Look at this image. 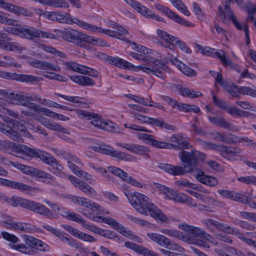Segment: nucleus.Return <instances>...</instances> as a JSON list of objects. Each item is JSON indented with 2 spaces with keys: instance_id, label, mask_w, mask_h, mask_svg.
Returning a JSON list of instances; mask_svg holds the SVG:
<instances>
[{
  "instance_id": "obj_33",
  "label": "nucleus",
  "mask_w": 256,
  "mask_h": 256,
  "mask_svg": "<svg viewBox=\"0 0 256 256\" xmlns=\"http://www.w3.org/2000/svg\"><path fill=\"white\" fill-rule=\"evenodd\" d=\"M70 79L74 82L82 86H92L95 85V81L85 76H71Z\"/></svg>"
},
{
  "instance_id": "obj_64",
  "label": "nucleus",
  "mask_w": 256,
  "mask_h": 256,
  "mask_svg": "<svg viewBox=\"0 0 256 256\" xmlns=\"http://www.w3.org/2000/svg\"><path fill=\"white\" fill-rule=\"evenodd\" d=\"M1 234L4 239L11 242L10 244H16L18 240V238L15 235L10 234L7 232H2Z\"/></svg>"
},
{
  "instance_id": "obj_40",
  "label": "nucleus",
  "mask_w": 256,
  "mask_h": 256,
  "mask_svg": "<svg viewBox=\"0 0 256 256\" xmlns=\"http://www.w3.org/2000/svg\"><path fill=\"white\" fill-rule=\"evenodd\" d=\"M44 119L46 124H44V125L48 129L60 132L64 134H70L68 130L66 128H63L61 125L54 122L46 121V119Z\"/></svg>"
},
{
  "instance_id": "obj_46",
  "label": "nucleus",
  "mask_w": 256,
  "mask_h": 256,
  "mask_svg": "<svg viewBox=\"0 0 256 256\" xmlns=\"http://www.w3.org/2000/svg\"><path fill=\"white\" fill-rule=\"evenodd\" d=\"M11 164L15 168L21 170L24 173L26 174L32 176L34 168L28 166L24 165L18 162H12Z\"/></svg>"
},
{
  "instance_id": "obj_13",
  "label": "nucleus",
  "mask_w": 256,
  "mask_h": 256,
  "mask_svg": "<svg viewBox=\"0 0 256 256\" xmlns=\"http://www.w3.org/2000/svg\"><path fill=\"white\" fill-rule=\"evenodd\" d=\"M0 78L6 80H12L22 82L34 84L42 80L40 77L30 74H18L0 70Z\"/></svg>"
},
{
  "instance_id": "obj_56",
  "label": "nucleus",
  "mask_w": 256,
  "mask_h": 256,
  "mask_svg": "<svg viewBox=\"0 0 256 256\" xmlns=\"http://www.w3.org/2000/svg\"><path fill=\"white\" fill-rule=\"evenodd\" d=\"M182 95L190 98H196L201 96L202 94L200 92H196L192 90H190L188 88H184V90H182Z\"/></svg>"
},
{
  "instance_id": "obj_2",
  "label": "nucleus",
  "mask_w": 256,
  "mask_h": 256,
  "mask_svg": "<svg viewBox=\"0 0 256 256\" xmlns=\"http://www.w3.org/2000/svg\"><path fill=\"white\" fill-rule=\"evenodd\" d=\"M131 44L134 46L132 48L134 50L142 54L130 52V55L134 58L144 62L146 64V65L138 66V68L148 74H152L158 78H164L166 76V74L164 72L165 64L162 61L150 56V54H152V50L142 45L137 44L134 42H132Z\"/></svg>"
},
{
  "instance_id": "obj_17",
  "label": "nucleus",
  "mask_w": 256,
  "mask_h": 256,
  "mask_svg": "<svg viewBox=\"0 0 256 256\" xmlns=\"http://www.w3.org/2000/svg\"><path fill=\"white\" fill-rule=\"evenodd\" d=\"M26 209L46 217H52L53 216L52 212L44 205L28 200Z\"/></svg>"
},
{
  "instance_id": "obj_44",
  "label": "nucleus",
  "mask_w": 256,
  "mask_h": 256,
  "mask_svg": "<svg viewBox=\"0 0 256 256\" xmlns=\"http://www.w3.org/2000/svg\"><path fill=\"white\" fill-rule=\"evenodd\" d=\"M26 246L24 244H9L8 246L14 250H18L24 254H30L32 251V247L29 244Z\"/></svg>"
},
{
  "instance_id": "obj_53",
  "label": "nucleus",
  "mask_w": 256,
  "mask_h": 256,
  "mask_svg": "<svg viewBox=\"0 0 256 256\" xmlns=\"http://www.w3.org/2000/svg\"><path fill=\"white\" fill-rule=\"evenodd\" d=\"M64 65L70 70L80 74H82V71L84 66L72 62H65Z\"/></svg>"
},
{
  "instance_id": "obj_7",
  "label": "nucleus",
  "mask_w": 256,
  "mask_h": 256,
  "mask_svg": "<svg viewBox=\"0 0 256 256\" xmlns=\"http://www.w3.org/2000/svg\"><path fill=\"white\" fill-rule=\"evenodd\" d=\"M14 27L8 28L6 31L21 38L32 40L34 38H48V32H43L26 25L22 26L16 24Z\"/></svg>"
},
{
  "instance_id": "obj_48",
  "label": "nucleus",
  "mask_w": 256,
  "mask_h": 256,
  "mask_svg": "<svg viewBox=\"0 0 256 256\" xmlns=\"http://www.w3.org/2000/svg\"><path fill=\"white\" fill-rule=\"evenodd\" d=\"M0 116L6 123L11 124L12 126H12L14 129H18L19 126H20L22 128L20 129V130H24V126L18 122L14 121L11 118H10L4 114H0Z\"/></svg>"
},
{
  "instance_id": "obj_57",
  "label": "nucleus",
  "mask_w": 256,
  "mask_h": 256,
  "mask_svg": "<svg viewBox=\"0 0 256 256\" xmlns=\"http://www.w3.org/2000/svg\"><path fill=\"white\" fill-rule=\"evenodd\" d=\"M106 147L110 146H106L104 143L101 142L98 144L96 146H91L90 148L95 152L107 155L109 148H108Z\"/></svg>"
},
{
  "instance_id": "obj_50",
  "label": "nucleus",
  "mask_w": 256,
  "mask_h": 256,
  "mask_svg": "<svg viewBox=\"0 0 256 256\" xmlns=\"http://www.w3.org/2000/svg\"><path fill=\"white\" fill-rule=\"evenodd\" d=\"M86 229L105 238H108V230H104L94 225H86Z\"/></svg>"
},
{
  "instance_id": "obj_14",
  "label": "nucleus",
  "mask_w": 256,
  "mask_h": 256,
  "mask_svg": "<svg viewBox=\"0 0 256 256\" xmlns=\"http://www.w3.org/2000/svg\"><path fill=\"white\" fill-rule=\"evenodd\" d=\"M154 6L157 10L175 22L187 27L193 28L194 26V24L193 23L180 17L178 14L172 10L168 7L158 4H155Z\"/></svg>"
},
{
  "instance_id": "obj_27",
  "label": "nucleus",
  "mask_w": 256,
  "mask_h": 256,
  "mask_svg": "<svg viewBox=\"0 0 256 256\" xmlns=\"http://www.w3.org/2000/svg\"><path fill=\"white\" fill-rule=\"evenodd\" d=\"M20 130L14 129L12 126H7L5 128L4 125L0 122V131L6 135L9 136L12 140L18 142H22L20 135L16 131Z\"/></svg>"
},
{
  "instance_id": "obj_45",
  "label": "nucleus",
  "mask_w": 256,
  "mask_h": 256,
  "mask_svg": "<svg viewBox=\"0 0 256 256\" xmlns=\"http://www.w3.org/2000/svg\"><path fill=\"white\" fill-rule=\"evenodd\" d=\"M68 219L74 221L75 222H78L79 224H80L82 226L86 228V225H90V223H87L86 222V221L83 218L80 216V215L73 212H70V214H68Z\"/></svg>"
},
{
  "instance_id": "obj_43",
  "label": "nucleus",
  "mask_w": 256,
  "mask_h": 256,
  "mask_svg": "<svg viewBox=\"0 0 256 256\" xmlns=\"http://www.w3.org/2000/svg\"><path fill=\"white\" fill-rule=\"evenodd\" d=\"M85 44L93 46H107V42L100 38H95L94 36L89 35L86 36Z\"/></svg>"
},
{
  "instance_id": "obj_19",
  "label": "nucleus",
  "mask_w": 256,
  "mask_h": 256,
  "mask_svg": "<svg viewBox=\"0 0 256 256\" xmlns=\"http://www.w3.org/2000/svg\"><path fill=\"white\" fill-rule=\"evenodd\" d=\"M68 178L75 187L80 189L88 196H92L96 195V190L85 182L81 180L72 175H69Z\"/></svg>"
},
{
  "instance_id": "obj_55",
  "label": "nucleus",
  "mask_w": 256,
  "mask_h": 256,
  "mask_svg": "<svg viewBox=\"0 0 256 256\" xmlns=\"http://www.w3.org/2000/svg\"><path fill=\"white\" fill-rule=\"evenodd\" d=\"M148 150L144 146L134 144L132 152L138 155H145L148 158Z\"/></svg>"
},
{
  "instance_id": "obj_4",
  "label": "nucleus",
  "mask_w": 256,
  "mask_h": 256,
  "mask_svg": "<svg viewBox=\"0 0 256 256\" xmlns=\"http://www.w3.org/2000/svg\"><path fill=\"white\" fill-rule=\"evenodd\" d=\"M209 73L214 78L216 82L221 86L233 98H240V94L256 98V87L238 86L232 82L224 81L220 72L210 70Z\"/></svg>"
},
{
  "instance_id": "obj_1",
  "label": "nucleus",
  "mask_w": 256,
  "mask_h": 256,
  "mask_svg": "<svg viewBox=\"0 0 256 256\" xmlns=\"http://www.w3.org/2000/svg\"><path fill=\"white\" fill-rule=\"evenodd\" d=\"M179 156L182 162L187 166H184L160 163L158 167L172 176H182L186 173L194 171V168L199 162H203L206 158V155L199 151L187 152L184 150L180 152Z\"/></svg>"
},
{
  "instance_id": "obj_20",
  "label": "nucleus",
  "mask_w": 256,
  "mask_h": 256,
  "mask_svg": "<svg viewBox=\"0 0 256 256\" xmlns=\"http://www.w3.org/2000/svg\"><path fill=\"white\" fill-rule=\"evenodd\" d=\"M77 114L80 118H86L90 120V123L95 127L100 129L102 128L104 120L101 118L100 114L81 110L77 111Z\"/></svg>"
},
{
  "instance_id": "obj_38",
  "label": "nucleus",
  "mask_w": 256,
  "mask_h": 256,
  "mask_svg": "<svg viewBox=\"0 0 256 256\" xmlns=\"http://www.w3.org/2000/svg\"><path fill=\"white\" fill-rule=\"evenodd\" d=\"M26 48L20 44L16 42H8L4 50L16 52L20 54Z\"/></svg>"
},
{
  "instance_id": "obj_61",
  "label": "nucleus",
  "mask_w": 256,
  "mask_h": 256,
  "mask_svg": "<svg viewBox=\"0 0 256 256\" xmlns=\"http://www.w3.org/2000/svg\"><path fill=\"white\" fill-rule=\"evenodd\" d=\"M232 200L239 202L243 204L248 203V198L242 194L234 192Z\"/></svg>"
},
{
  "instance_id": "obj_23",
  "label": "nucleus",
  "mask_w": 256,
  "mask_h": 256,
  "mask_svg": "<svg viewBox=\"0 0 256 256\" xmlns=\"http://www.w3.org/2000/svg\"><path fill=\"white\" fill-rule=\"evenodd\" d=\"M242 152V150L240 148L224 145L221 156L229 160H238L240 158L238 154Z\"/></svg>"
},
{
  "instance_id": "obj_35",
  "label": "nucleus",
  "mask_w": 256,
  "mask_h": 256,
  "mask_svg": "<svg viewBox=\"0 0 256 256\" xmlns=\"http://www.w3.org/2000/svg\"><path fill=\"white\" fill-rule=\"evenodd\" d=\"M25 96L19 92H10L6 100L9 104L22 106V102L24 101Z\"/></svg>"
},
{
  "instance_id": "obj_42",
  "label": "nucleus",
  "mask_w": 256,
  "mask_h": 256,
  "mask_svg": "<svg viewBox=\"0 0 256 256\" xmlns=\"http://www.w3.org/2000/svg\"><path fill=\"white\" fill-rule=\"evenodd\" d=\"M102 129L115 133L120 132L118 126L116 123L108 120H104Z\"/></svg>"
},
{
  "instance_id": "obj_41",
  "label": "nucleus",
  "mask_w": 256,
  "mask_h": 256,
  "mask_svg": "<svg viewBox=\"0 0 256 256\" xmlns=\"http://www.w3.org/2000/svg\"><path fill=\"white\" fill-rule=\"evenodd\" d=\"M178 38L170 34V36L167 37L164 42L158 41V42L160 45L170 50H173L176 46V43Z\"/></svg>"
},
{
  "instance_id": "obj_59",
  "label": "nucleus",
  "mask_w": 256,
  "mask_h": 256,
  "mask_svg": "<svg viewBox=\"0 0 256 256\" xmlns=\"http://www.w3.org/2000/svg\"><path fill=\"white\" fill-rule=\"evenodd\" d=\"M176 183L180 188H188L193 190H196L198 188L196 184L184 180H177Z\"/></svg>"
},
{
  "instance_id": "obj_58",
  "label": "nucleus",
  "mask_w": 256,
  "mask_h": 256,
  "mask_svg": "<svg viewBox=\"0 0 256 256\" xmlns=\"http://www.w3.org/2000/svg\"><path fill=\"white\" fill-rule=\"evenodd\" d=\"M124 246L126 248L130 249L140 254L143 248V246L138 245L132 242H124Z\"/></svg>"
},
{
  "instance_id": "obj_52",
  "label": "nucleus",
  "mask_w": 256,
  "mask_h": 256,
  "mask_svg": "<svg viewBox=\"0 0 256 256\" xmlns=\"http://www.w3.org/2000/svg\"><path fill=\"white\" fill-rule=\"evenodd\" d=\"M32 176H36L45 179H54V176L51 174L46 172L44 170L34 168Z\"/></svg>"
},
{
  "instance_id": "obj_21",
  "label": "nucleus",
  "mask_w": 256,
  "mask_h": 256,
  "mask_svg": "<svg viewBox=\"0 0 256 256\" xmlns=\"http://www.w3.org/2000/svg\"><path fill=\"white\" fill-rule=\"evenodd\" d=\"M209 120L218 126L234 132H238L240 130V127L235 126L221 116L209 117Z\"/></svg>"
},
{
  "instance_id": "obj_5",
  "label": "nucleus",
  "mask_w": 256,
  "mask_h": 256,
  "mask_svg": "<svg viewBox=\"0 0 256 256\" xmlns=\"http://www.w3.org/2000/svg\"><path fill=\"white\" fill-rule=\"evenodd\" d=\"M86 34L77 30L70 28L64 30H56L55 34L48 32V38L58 40L60 38L64 40L74 44L83 48L87 47L85 44Z\"/></svg>"
},
{
  "instance_id": "obj_54",
  "label": "nucleus",
  "mask_w": 256,
  "mask_h": 256,
  "mask_svg": "<svg viewBox=\"0 0 256 256\" xmlns=\"http://www.w3.org/2000/svg\"><path fill=\"white\" fill-rule=\"evenodd\" d=\"M190 131L192 134L200 136H205L206 134V128H202L201 127H199L194 123L190 124Z\"/></svg>"
},
{
  "instance_id": "obj_36",
  "label": "nucleus",
  "mask_w": 256,
  "mask_h": 256,
  "mask_svg": "<svg viewBox=\"0 0 256 256\" xmlns=\"http://www.w3.org/2000/svg\"><path fill=\"white\" fill-rule=\"evenodd\" d=\"M6 198L2 200V202H6L11 206H20L23 208H26L28 200L23 198L20 197H12L11 198H8V196H5Z\"/></svg>"
},
{
  "instance_id": "obj_16",
  "label": "nucleus",
  "mask_w": 256,
  "mask_h": 256,
  "mask_svg": "<svg viewBox=\"0 0 256 256\" xmlns=\"http://www.w3.org/2000/svg\"><path fill=\"white\" fill-rule=\"evenodd\" d=\"M138 138L140 140H142L146 144H150L152 146L158 148H172L174 145L170 143L158 141L154 138L152 134L144 133H138Z\"/></svg>"
},
{
  "instance_id": "obj_49",
  "label": "nucleus",
  "mask_w": 256,
  "mask_h": 256,
  "mask_svg": "<svg viewBox=\"0 0 256 256\" xmlns=\"http://www.w3.org/2000/svg\"><path fill=\"white\" fill-rule=\"evenodd\" d=\"M108 169L112 174L116 176L122 180L125 178L128 177V174L118 168L110 166H108Z\"/></svg>"
},
{
  "instance_id": "obj_11",
  "label": "nucleus",
  "mask_w": 256,
  "mask_h": 256,
  "mask_svg": "<svg viewBox=\"0 0 256 256\" xmlns=\"http://www.w3.org/2000/svg\"><path fill=\"white\" fill-rule=\"evenodd\" d=\"M147 236L159 246L167 249L175 250L178 252H184V249L173 241H171L164 235L156 233H148Z\"/></svg>"
},
{
  "instance_id": "obj_34",
  "label": "nucleus",
  "mask_w": 256,
  "mask_h": 256,
  "mask_svg": "<svg viewBox=\"0 0 256 256\" xmlns=\"http://www.w3.org/2000/svg\"><path fill=\"white\" fill-rule=\"evenodd\" d=\"M182 229L191 234L200 238H206V232L205 230L201 228L195 227L192 226H190L186 224L182 225Z\"/></svg>"
},
{
  "instance_id": "obj_24",
  "label": "nucleus",
  "mask_w": 256,
  "mask_h": 256,
  "mask_svg": "<svg viewBox=\"0 0 256 256\" xmlns=\"http://www.w3.org/2000/svg\"><path fill=\"white\" fill-rule=\"evenodd\" d=\"M160 188L162 190H164V194L170 199L173 200L178 202L184 203L192 200L191 198L186 194H174L172 189H170L164 186L160 185Z\"/></svg>"
},
{
  "instance_id": "obj_6",
  "label": "nucleus",
  "mask_w": 256,
  "mask_h": 256,
  "mask_svg": "<svg viewBox=\"0 0 256 256\" xmlns=\"http://www.w3.org/2000/svg\"><path fill=\"white\" fill-rule=\"evenodd\" d=\"M82 214L86 216L91 220L98 222H102L110 225L114 229L117 230L124 236L134 240L139 243L142 242L141 238L136 236L134 232L127 228L124 227L122 224L110 217L104 218L102 216H94L92 213H86L84 211L82 212Z\"/></svg>"
},
{
  "instance_id": "obj_12",
  "label": "nucleus",
  "mask_w": 256,
  "mask_h": 256,
  "mask_svg": "<svg viewBox=\"0 0 256 256\" xmlns=\"http://www.w3.org/2000/svg\"><path fill=\"white\" fill-rule=\"evenodd\" d=\"M212 100L214 103L218 107L224 110L226 112L233 117H248L254 114L249 112L242 110L236 106H230L226 102L219 100L214 94Z\"/></svg>"
},
{
  "instance_id": "obj_3",
  "label": "nucleus",
  "mask_w": 256,
  "mask_h": 256,
  "mask_svg": "<svg viewBox=\"0 0 256 256\" xmlns=\"http://www.w3.org/2000/svg\"><path fill=\"white\" fill-rule=\"evenodd\" d=\"M130 202L134 209L140 214L148 216L149 214L162 222H166L168 218L154 204L149 202V198L145 195L135 192L133 194L128 195L126 194Z\"/></svg>"
},
{
  "instance_id": "obj_15",
  "label": "nucleus",
  "mask_w": 256,
  "mask_h": 256,
  "mask_svg": "<svg viewBox=\"0 0 256 256\" xmlns=\"http://www.w3.org/2000/svg\"><path fill=\"white\" fill-rule=\"evenodd\" d=\"M231 2H232V0H226L224 4V10L222 6H219V14L220 18L224 22L231 20L238 30H242V26L236 20L232 10L230 8Z\"/></svg>"
},
{
  "instance_id": "obj_8",
  "label": "nucleus",
  "mask_w": 256,
  "mask_h": 256,
  "mask_svg": "<svg viewBox=\"0 0 256 256\" xmlns=\"http://www.w3.org/2000/svg\"><path fill=\"white\" fill-rule=\"evenodd\" d=\"M22 155L38 158L44 163L51 166L54 170L59 164L58 161L50 154L38 148L25 146Z\"/></svg>"
},
{
  "instance_id": "obj_25",
  "label": "nucleus",
  "mask_w": 256,
  "mask_h": 256,
  "mask_svg": "<svg viewBox=\"0 0 256 256\" xmlns=\"http://www.w3.org/2000/svg\"><path fill=\"white\" fill-rule=\"evenodd\" d=\"M56 16L58 18H56V21H58L59 22L68 24H76L81 28L84 29L86 28L87 22L72 16L68 14H67V16H65L58 12Z\"/></svg>"
},
{
  "instance_id": "obj_28",
  "label": "nucleus",
  "mask_w": 256,
  "mask_h": 256,
  "mask_svg": "<svg viewBox=\"0 0 256 256\" xmlns=\"http://www.w3.org/2000/svg\"><path fill=\"white\" fill-rule=\"evenodd\" d=\"M25 242L27 244L32 245V247L34 246L41 251L48 252L50 250V247L46 243L32 236H28L25 238Z\"/></svg>"
},
{
  "instance_id": "obj_37",
  "label": "nucleus",
  "mask_w": 256,
  "mask_h": 256,
  "mask_svg": "<svg viewBox=\"0 0 256 256\" xmlns=\"http://www.w3.org/2000/svg\"><path fill=\"white\" fill-rule=\"evenodd\" d=\"M148 124L160 128H164L166 130H174V126L163 121L161 118H150Z\"/></svg>"
},
{
  "instance_id": "obj_30",
  "label": "nucleus",
  "mask_w": 256,
  "mask_h": 256,
  "mask_svg": "<svg viewBox=\"0 0 256 256\" xmlns=\"http://www.w3.org/2000/svg\"><path fill=\"white\" fill-rule=\"evenodd\" d=\"M6 10L10 12L14 13L17 16H32L33 14L30 10L25 8L19 6L12 4L8 3Z\"/></svg>"
},
{
  "instance_id": "obj_60",
  "label": "nucleus",
  "mask_w": 256,
  "mask_h": 256,
  "mask_svg": "<svg viewBox=\"0 0 256 256\" xmlns=\"http://www.w3.org/2000/svg\"><path fill=\"white\" fill-rule=\"evenodd\" d=\"M238 180L246 184L256 185V177L254 176H241L238 178Z\"/></svg>"
},
{
  "instance_id": "obj_31",
  "label": "nucleus",
  "mask_w": 256,
  "mask_h": 256,
  "mask_svg": "<svg viewBox=\"0 0 256 256\" xmlns=\"http://www.w3.org/2000/svg\"><path fill=\"white\" fill-rule=\"evenodd\" d=\"M218 58L224 66H232V62L224 51L218 52L214 49L209 48V56Z\"/></svg>"
},
{
  "instance_id": "obj_39",
  "label": "nucleus",
  "mask_w": 256,
  "mask_h": 256,
  "mask_svg": "<svg viewBox=\"0 0 256 256\" xmlns=\"http://www.w3.org/2000/svg\"><path fill=\"white\" fill-rule=\"evenodd\" d=\"M240 138L231 133H226L222 134V142L230 144H235L240 143Z\"/></svg>"
},
{
  "instance_id": "obj_32",
  "label": "nucleus",
  "mask_w": 256,
  "mask_h": 256,
  "mask_svg": "<svg viewBox=\"0 0 256 256\" xmlns=\"http://www.w3.org/2000/svg\"><path fill=\"white\" fill-rule=\"evenodd\" d=\"M85 30L94 32H98L99 33L104 34L110 37L117 38H118V36H119L116 30H112L110 29H103L100 27H98L88 23H86Z\"/></svg>"
},
{
  "instance_id": "obj_29",
  "label": "nucleus",
  "mask_w": 256,
  "mask_h": 256,
  "mask_svg": "<svg viewBox=\"0 0 256 256\" xmlns=\"http://www.w3.org/2000/svg\"><path fill=\"white\" fill-rule=\"evenodd\" d=\"M32 64L34 68L44 70H51L56 72H59L60 70V67L57 64H54L44 60H34L32 62Z\"/></svg>"
},
{
  "instance_id": "obj_18",
  "label": "nucleus",
  "mask_w": 256,
  "mask_h": 256,
  "mask_svg": "<svg viewBox=\"0 0 256 256\" xmlns=\"http://www.w3.org/2000/svg\"><path fill=\"white\" fill-rule=\"evenodd\" d=\"M6 186L16 189L24 192H28L30 194H34L40 191V190L38 188L32 186L22 182L9 180H7Z\"/></svg>"
},
{
  "instance_id": "obj_51",
  "label": "nucleus",
  "mask_w": 256,
  "mask_h": 256,
  "mask_svg": "<svg viewBox=\"0 0 256 256\" xmlns=\"http://www.w3.org/2000/svg\"><path fill=\"white\" fill-rule=\"evenodd\" d=\"M6 13L0 12V23L13 26H16L17 20L6 16Z\"/></svg>"
},
{
  "instance_id": "obj_62",
  "label": "nucleus",
  "mask_w": 256,
  "mask_h": 256,
  "mask_svg": "<svg viewBox=\"0 0 256 256\" xmlns=\"http://www.w3.org/2000/svg\"><path fill=\"white\" fill-rule=\"evenodd\" d=\"M54 8H68L70 4L65 0H51L50 6Z\"/></svg>"
},
{
  "instance_id": "obj_9",
  "label": "nucleus",
  "mask_w": 256,
  "mask_h": 256,
  "mask_svg": "<svg viewBox=\"0 0 256 256\" xmlns=\"http://www.w3.org/2000/svg\"><path fill=\"white\" fill-rule=\"evenodd\" d=\"M70 198L71 201L75 204L80 205L82 206L86 207L90 210L92 212L94 216H100L105 214H109V212L100 206L96 203L92 202L87 198L83 197H80L76 196H70ZM84 211L86 213H90V212H86V210H82V212Z\"/></svg>"
},
{
  "instance_id": "obj_47",
  "label": "nucleus",
  "mask_w": 256,
  "mask_h": 256,
  "mask_svg": "<svg viewBox=\"0 0 256 256\" xmlns=\"http://www.w3.org/2000/svg\"><path fill=\"white\" fill-rule=\"evenodd\" d=\"M178 66L180 70L185 75L190 77L196 76V70L186 66L184 63L180 62Z\"/></svg>"
},
{
  "instance_id": "obj_22",
  "label": "nucleus",
  "mask_w": 256,
  "mask_h": 256,
  "mask_svg": "<svg viewBox=\"0 0 256 256\" xmlns=\"http://www.w3.org/2000/svg\"><path fill=\"white\" fill-rule=\"evenodd\" d=\"M25 146L9 140H0V150L6 152H10L12 151L22 154Z\"/></svg>"
},
{
  "instance_id": "obj_63",
  "label": "nucleus",
  "mask_w": 256,
  "mask_h": 256,
  "mask_svg": "<svg viewBox=\"0 0 256 256\" xmlns=\"http://www.w3.org/2000/svg\"><path fill=\"white\" fill-rule=\"evenodd\" d=\"M197 174H196V178L200 182L207 184L208 182V176L205 174L204 172L199 168L196 170Z\"/></svg>"
},
{
  "instance_id": "obj_26",
  "label": "nucleus",
  "mask_w": 256,
  "mask_h": 256,
  "mask_svg": "<svg viewBox=\"0 0 256 256\" xmlns=\"http://www.w3.org/2000/svg\"><path fill=\"white\" fill-rule=\"evenodd\" d=\"M136 10L147 18L154 20L164 23L166 22V20L164 18L155 14L152 10L141 4H140V6H138Z\"/></svg>"
},
{
  "instance_id": "obj_10",
  "label": "nucleus",
  "mask_w": 256,
  "mask_h": 256,
  "mask_svg": "<svg viewBox=\"0 0 256 256\" xmlns=\"http://www.w3.org/2000/svg\"><path fill=\"white\" fill-rule=\"evenodd\" d=\"M210 225H212L225 232L236 236L240 240L245 242L246 244L252 246L256 248V241L244 237V234L242 233L238 228L212 219H209V226Z\"/></svg>"
}]
</instances>
